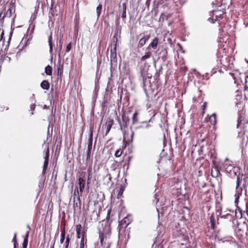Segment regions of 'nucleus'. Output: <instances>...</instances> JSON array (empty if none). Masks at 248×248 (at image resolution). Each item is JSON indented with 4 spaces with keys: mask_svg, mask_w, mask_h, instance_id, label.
<instances>
[{
    "mask_svg": "<svg viewBox=\"0 0 248 248\" xmlns=\"http://www.w3.org/2000/svg\"><path fill=\"white\" fill-rule=\"evenodd\" d=\"M220 217L221 218H227V219H229V220L231 221V220H232L233 219V216L230 213H227L225 215H222L221 213H220L219 214Z\"/></svg>",
    "mask_w": 248,
    "mask_h": 248,
    "instance_id": "nucleus-19",
    "label": "nucleus"
},
{
    "mask_svg": "<svg viewBox=\"0 0 248 248\" xmlns=\"http://www.w3.org/2000/svg\"><path fill=\"white\" fill-rule=\"evenodd\" d=\"M29 235V232L27 231L25 234L24 239H26L27 240H28V239Z\"/></svg>",
    "mask_w": 248,
    "mask_h": 248,
    "instance_id": "nucleus-45",
    "label": "nucleus"
},
{
    "mask_svg": "<svg viewBox=\"0 0 248 248\" xmlns=\"http://www.w3.org/2000/svg\"><path fill=\"white\" fill-rule=\"evenodd\" d=\"M148 69H141L140 70V76L142 78V80L144 86H145V81L147 78H150V76L147 73Z\"/></svg>",
    "mask_w": 248,
    "mask_h": 248,
    "instance_id": "nucleus-5",
    "label": "nucleus"
},
{
    "mask_svg": "<svg viewBox=\"0 0 248 248\" xmlns=\"http://www.w3.org/2000/svg\"><path fill=\"white\" fill-rule=\"evenodd\" d=\"M223 14L224 12L220 10H213L210 15V17L208 18V21L212 23H214L216 21L222 18Z\"/></svg>",
    "mask_w": 248,
    "mask_h": 248,
    "instance_id": "nucleus-1",
    "label": "nucleus"
},
{
    "mask_svg": "<svg viewBox=\"0 0 248 248\" xmlns=\"http://www.w3.org/2000/svg\"><path fill=\"white\" fill-rule=\"evenodd\" d=\"M244 24L246 28H248V23L244 22Z\"/></svg>",
    "mask_w": 248,
    "mask_h": 248,
    "instance_id": "nucleus-52",
    "label": "nucleus"
},
{
    "mask_svg": "<svg viewBox=\"0 0 248 248\" xmlns=\"http://www.w3.org/2000/svg\"><path fill=\"white\" fill-rule=\"evenodd\" d=\"M241 194H242L241 193L239 192H237L235 194V201H234L235 204H238L239 198L241 195Z\"/></svg>",
    "mask_w": 248,
    "mask_h": 248,
    "instance_id": "nucleus-27",
    "label": "nucleus"
},
{
    "mask_svg": "<svg viewBox=\"0 0 248 248\" xmlns=\"http://www.w3.org/2000/svg\"><path fill=\"white\" fill-rule=\"evenodd\" d=\"M74 207H79L81 204L80 199L79 201H77V199L74 200Z\"/></svg>",
    "mask_w": 248,
    "mask_h": 248,
    "instance_id": "nucleus-26",
    "label": "nucleus"
},
{
    "mask_svg": "<svg viewBox=\"0 0 248 248\" xmlns=\"http://www.w3.org/2000/svg\"><path fill=\"white\" fill-rule=\"evenodd\" d=\"M27 228L29 229V230H30V227L29 225L27 226Z\"/></svg>",
    "mask_w": 248,
    "mask_h": 248,
    "instance_id": "nucleus-57",
    "label": "nucleus"
},
{
    "mask_svg": "<svg viewBox=\"0 0 248 248\" xmlns=\"http://www.w3.org/2000/svg\"><path fill=\"white\" fill-rule=\"evenodd\" d=\"M93 130H91L90 137L88 140V150L87 151H92L93 147Z\"/></svg>",
    "mask_w": 248,
    "mask_h": 248,
    "instance_id": "nucleus-8",
    "label": "nucleus"
},
{
    "mask_svg": "<svg viewBox=\"0 0 248 248\" xmlns=\"http://www.w3.org/2000/svg\"><path fill=\"white\" fill-rule=\"evenodd\" d=\"M149 126H150V125H149V124H148V125H147V126H146V128H148V127H149Z\"/></svg>",
    "mask_w": 248,
    "mask_h": 248,
    "instance_id": "nucleus-59",
    "label": "nucleus"
},
{
    "mask_svg": "<svg viewBox=\"0 0 248 248\" xmlns=\"http://www.w3.org/2000/svg\"><path fill=\"white\" fill-rule=\"evenodd\" d=\"M62 70H63V66L60 65L58 67V73H60V74H61Z\"/></svg>",
    "mask_w": 248,
    "mask_h": 248,
    "instance_id": "nucleus-40",
    "label": "nucleus"
},
{
    "mask_svg": "<svg viewBox=\"0 0 248 248\" xmlns=\"http://www.w3.org/2000/svg\"><path fill=\"white\" fill-rule=\"evenodd\" d=\"M109 214H110V211H108V215H107V219L108 218H108L109 217Z\"/></svg>",
    "mask_w": 248,
    "mask_h": 248,
    "instance_id": "nucleus-53",
    "label": "nucleus"
},
{
    "mask_svg": "<svg viewBox=\"0 0 248 248\" xmlns=\"http://www.w3.org/2000/svg\"><path fill=\"white\" fill-rule=\"evenodd\" d=\"M149 35H144L139 41L138 43V47H141L143 46L149 39Z\"/></svg>",
    "mask_w": 248,
    "mask_h": 248,
    "instance_id": "nucleus-7",
    "label": "nucleus"
},
{
    "mask_svg": "<svg viewBox=\"0 0 248 248\" xmlns=\"http://www.w3.org/2000/svg\"><path fill=\"white\" fill-rule=\"evenodd\" d=\"M65 239V232L63 231L61 233V239H60V243L61 244L63 243Z\"/></svg>",
    "mask_w": 248,
    "mask_h": 248,
    "instance_id": "nucleus-33",
    "label": "nucleus"
},
{
    "mask_svg": "<svg viewBox=\"0 0 248 248\" xmlns=\"http://www.w3.org/2000/svg\"><path fill=\"white\" fill-rule=\"evenodd\" d=\"M28 240H27L26 239H24L23 243V248H27L28 245Z\"/></svg>",
    "mask_w": 248,
    "mask_h": 248,
    "instance_id": "nucleus-38",
    "label": "nucleus"
},
{
    "mask_svg": "<svg viewBox=\"0 0 248 248\" xmlns=\"http://www.w3.org/2000/svg\"><path fill=\"white\" fill-rule=\"evenodd\" d=\"M53 2H52L51 4V8L50 9L49 13V14L50 15H51V16H54L55 15L54 10L53 9Z\"/></svg>",
    "mask_w": 248,
    "mask_h": 248,
    "instance_id": "nucleus-31",
    "label": "nucleus"
},
{
    "mask_svg": "<svg viewBox=\"0 0 248 248\" xmlns=\"http://www.w3.org/2000/svg\"><path fill=\"white\" fill-rule=\"evenodd\" d=\"M117 33H116L113 37V40L114 43V48L110 49V61L111 62H117V53H116V46L117 42Z\"/></svg>",
    "mask_w": 248,
    "mask_h": 248,
    "instance_id": "nucleus-3",
    "label": "nucleus"
},
{
    "mask_svg": "<svg viewBox=\"0 0 248 248\" xmlns=\"http://www.w3.org/2000/svg\"><path fill=\"white\" fill-rule=\"evenodd\" d=\"M91 152H92V151H87V158H86L87 161L90 159Z\"/></svg>",
    "mask_w": 248,
    "mask_h": 248,
    "instance_id": "nucleus-39",
    "label": "nucleus"
},
{
    "mask_svg": "<svg viewBox=\"0 0 248 248\" xmlns=\"http://www.w3.org/2000/svg\"><path fill=\"white\" fill-rule=\"evenodd\" d=\"M220 175H221L219 170L217 168H214L212 169L211 170V175L212 177L214 178L218 177Z\"/></svg>",
    "mask_w": 248,
    "mask_h": 248,
    "instance_id": "nucleus-14",
    "label": "nucleus"
},
{
    "mask_svg": "<svg viewBox=\"0 0 248 248\" xmlns=\"http://www.w3.org/2000/svg\"><path fill=\"white\" fill-rule=\"evenodd\" d=\"M123 192V189H122V188H121L119 193H118V196L121 195L122 194V193Z\"/></svg>",
    "mask_w": 248,
    "mask_h": 248,
    "instance_id": "nucleus-48",
    "label": "nucleus"
},
{
    "mask_svg": "<svg viewBox=\"0 0 248 248\" xmlns=\"http://www.w3.org/2000/svg\"><path fill=\"white\" fill-rule=\"evenodd\" d=\"M216 238L218 241L221 242L222 243L233 242V238L231 236L223 237L220 234L217 235L216 237Z\"/></svg>",
    "mask_w": 248,
    "mask_h": 248,
    "instance_id": "nucleus-4",
    "label": "nucleus"
},
{
    "mask_svg": "<svg viewBox=\"0 0 248 248\" xmlns=\"http://www.w3.org/2000/svg\"><path fill=\"white\" fill-rule=\"evenodd\" d=\"M224 168L226 169V170L227 172L229 171H231L232 169V166L231 164H228L227 163H225L224 165Z\"/></svg>",
    "mask_w": 248,
    "mask_h": 248,
    "instance_id": "nucleus-24",
    "label": "nucleus"
},
{
    "mask_svg": "<svg viewBox=\"0 0 248 248\" xmlns=\"http://www.w3.org/2000/svg\"><path fill=\"white\" fill-rule=\"evenodd\" d=\"M162 70V67L161 66H160V67L159 68V69L158 70L159 74H160V73L161 72Z\"/></svg>",
    "mask_w": 248,
    "mask_h": 248,
    "instance_id": "nucleus-50",
    "label": "nucleus"
},
{
    "mask_svg": "<svg viewBox=\"0 0 248 248\" xmlns=\"http://www.w3.org/2000/svg\"><path fill=\"white\" fill-rule=\"evenodd\" d=\"M158 43V38L157 37H155L152 42L150 44L147 49H149L150 47L153 48V49H155L157 47Z\"/></svg>",
    "mask_w": 248,
    "mask_h": 248,
    "instance_id": "nucleus-9",
    "label": "nucleus"
},
{
    "mask_svg": "<svg viewBox=\"0 0 248 248\" xmlns=\"http://www.w3.org/2000/svg\"><path fill=\"white\" fill-rule=\"evenodd\" d=\"M47 119H48V121H49V125H48V128H47V139H48V137H50V134L49 133V128L50 127V126H51V133H52V131H53V128H52V122H51V116H49L48 118H47Z\"/></svg>",
    "mask_w": 248,
    "mask_h": 248,
    "instance_id": "nucleus-17",
    "label": "nucleus"
},
{
    "mask_svg": "<svg viewBox=\"0 0 248 248\" xmlns=\"http://www.w3.org/2000/svg\"><path fill=\"white\" fill-rule=\"evenodd\" d=\"M122 12L121 14V17L123 20H124L126 17V4L125 3L122 4Z\"/></svg>",
    "mask_w": 248,
    "mask_h": 248,
    "instance_id": "nucleus-13",
    "label": "nucleus"
},
{
    "mask_svg": "<svg viewBox=\"0 0 248 248\" xmlns=\"http://www.w3.org/2000/svg\"><path fill=\"white\" fill-rule=\"evenodd\" d=\"M48 164V161H47V160L44 161V165H43V171H42V174L43 175H44V176L45 175L46 171V169L47 168Z\"/></svg>",
    "mask_w": 248,
    "mask_h": 248,
    "instance_id": "nucleus-23",
    "label": "nucleus"
},
{
    "mask_svg": "<svg viewBox=\"0 0 248 248\" xmlns=\"http://www.w3.org/2000/svg\"><path fill=\"white\" fill-rule=\"evenodd\" d=\"M59 43H60V49L61 50L62 49V41L61 39L60 40Z\"/></svg>",
    "mask_w": 248,
    "mask_h": 248,
    "instance_id": "nucleus-43",
    "label": "nucleus"
},
{
    "mask_svg": "<svg viewBox=\"0 0 248 248\" xmlns=\"http://www.w3.org/2000/svg\"><path fill=\"white\" fill-rule=\"evenodd\" d=\"M102 6L101 4H99L96 8V14H97V16L98 18L100 16V14L101 12V10H102Z\"/></svg>",
    "mask_w": 248,
    "mask_h": 248,
    "instance_id": "nucleus-25",
    "label": "nucleus"
},
{
    "mask_svg": "<svg viewBox=\"0 0 248 248\" xmlns=\"http://www.w3.org/2000/svg\"><path fill=\"white\" fill-rule=\"evenodd\" d=\"M107 176H108V177H109V179L110 180H111V175H110V174H108Z\"/></svg>",
    "mask_w": 248,
    "mask_h": 248,
    "instance_id": "nucleus-54",
    "label": "nucleus"
},
{
    "mask_svg": "<svg viewBox=\"0 0 248 248\" xmlns=\"http://www.w3.org/2000/svg\"><path fill=\"white\" fill-rule=\"evenodd\" d=\"M138 112L137 111H135L133 114V117H132V123L133 124H137L138 123Z\"/></svg>",
    "mask_w": 248,
    "mask_h": 248,
    "instance_id": "nucleus-20",
    "label": "nucleus"
},
{
    "mask_svg": "<svg viewBox=\"0 0 248 248\" xmlns=\"http://www.w3.org/2000/svg\"><path fill=\"white\" fill-rule=\"evenodd\" d=\"M181 234L184 233V230H181Z\"/></svg>",
    "mask_w": 248,
    "mask_h": 248,
    "instance_id": "nucleus-55",
    "label": "nucleus"
},
{
    "mask_svg": "<svg viewBox=\"0 0 248 248\" xmlns=\"http://www.w3.org/2000/svg\"><path fill=\"white\" fill-rule=\"evenodd\" d=\"M49 156L44 155V158L45 159V161L47 160L48 161H49Z\"/></svg>",
    "mask_w": 248,
    "mask_h": 248,
    "instance_id": "nucleus-46",
    "label": "nucleus"
},
{
    "mask_svg": "<svg viewBox=\"0 0 248 248\" xmlns=\"http://www.w3.org/2000/svg\"><path fill=\"white\" fill-rule=\"evenodd\" d=\"M113 124V120L111 119V120H109L107 123V124H106V127H107V130H106V134H105V135H107L109 133L112 125Z\"/></svg>",
    "mask_w": 248,
    "mask_h": 248,
    "instance_id": "nucleus-12",
    "label": "nucleus"
},
{
    "mask_svg": "<svg viewBox=\"0 0 248 248\" xmlns=\"http://www.w3.org/2000/svg\"><path fill=\"white\" fill-rule=\"evenodd\" d=\"M122 154V151H121L120 150L118 149L117 150L116 152H115V155L116 156V157H119L121 156Z\"/></svg>",
    "mask_w": 248,
    "mask_h": 248,
    "instance_id": "nucleus-37",
    "label": "nucleus"
},
{
    "mask_svg": "<svg viewBox=\"0 0 248 248\" xmlns=\"http://www.w3.org/2000/svg\"><path fill=\"white\" fill-rule=\"evenodd\" d=\"M51 248H54V245H53Z\"/></svg>",
    "mask_w": 248,
    "mask_h": 248,
    "instance_id": "nucleus-61",
    "label": "nucleus"
},
{
    "mask_svg": "<svg viewBox=\"0 0 248 248\" xmlns=\"http://www.w3.org/2000/svg\"><path fill=\"white\" fill-rule=\"evenodd\" d=\"M240 185V178L239 176L237 177V181H236V188H237Z\"/></svg>",
    "mask_w": 248,
    "mask_h": 248,
    "instance_id": "nucleus-41",
    "label": "nucleus"
},
{
    "mask_svg": "<svg viewBox=\"0 0 248 248\" xmlns=\"http://www.w3.org/2000/svg\"><path fill=\"white\" fill-rule=\"evenodd\" d=\"M126 218H124V223H126Z\"/></svg>",
    "mask_w": 248,
    "mask_h": 248,
    "instance_id": "nucleus-56",
    "label": "nucleus"
},
{
    "mask_svg": "<svg viewBox=\"0 0 248 248\" xmlns=\"http://www.w3.org/2000/svg\"><path fill=\"white\" fill-rule=\"evenodd\" d=\"M48 42L49 46V52L50 53H52L53 48L52 34L48 37Z\"/></svg>",
    "mask_w": 248,
    "mask_h": 248,
    "instance_id": "nucleus-18",
    "label": "nucleus"
},
{
    "mask_svg": "<svg viewBox=\"0 0 248 248\" xmlns=\"http://www.w3.org/2000/svg\"><path fill=\"white\" fill-rule=\"evenodd\" d=\"M3 34V31L2 32V33L1 34V36H2V35ZM2 38V37H1V38Z\"/></svg>",
    "mask_w": 248,
    "mask_h": 248,
    "instance_id": "nucleus-60",
    "label": "nucleus"
},
{
    "mask_svg": "<svg viewBox=\"0 0 248 248\" xmlns=\"http://www.w3.org/2000/svg\"><path fill=\"white\" fill-rule=\"evenodd\" d=\"M45 73L47 75H49V76L51 75L52 67L49 65H47V66H46L45 68Z\"/></svg>",
    "mask_w": 248,
    "mask_h": 248,
    "instance_id": "nucleus-22",
    "label": "nucleus"
},
{
    "mask_svg": "<svg viewBox=\"0 0 248 248\" xmlns=\"http://www.w3.org/2000/svg\"><path fill=\"white\" fill-rule=\"evenodd\" d=\"M76 232L78 238H79L80 237H82V232H85L82 229V227L80 224L76 226Z\"/></svg>",
    "mask_w": 248,
    "mask_h": 248,
    "instance_id": "nucleus-11",
    "label": "nucleus"
},
{
    "mask_svg": "<svg viewBox=\"0 0 248 248\" xmlns=\"http://www.w3.org/2000/svg\"><path fill=\"white\" fill-rule=\"evenodd\" d=\"M241 122H242V120L241 119V118H239L237 121V127H239L241 125Z\"/></svg>",
    "mask_w": 248,
    "mask_h": 248,
    "instance_id": "nucleus-42",
    "label": "nucleus"
},
{
    "mask_svg": "<svg viewBox=\"0 0 248 248\" xmlns=\"http://www.w3.org/2000/svg\"><path fill=\"white\" fill-rule=\"evenodd\" d=\"M14 242V248H16V245L17 244V241H16V233H15L14 236V238L13 239V241Z\"/></svg>",
    "mask_w": 248,
    "mask_h": 248,
    "instance_id": "nucleus-34",
    "label": "nucleus"
},
{
    "mask_svg": "<svg viewBox=\"0 0 248 248\" xmlns=\"http://www.w3.org/2000/svg\"><path fill=\"white\" fill-rule=\"evenodd\" d=\"M85 237H86L85 232H82V238L81 239L79 248H86V247L85 248V247H84V238Z\"/></svg>",
    "mask_w": 248,
    "mask_h": 248,
    "instance_id": "nucleus-21",
    "label": "nucleus"
},
{
    "mask_svg": "<svg viewBox=\"0 0 248 248\" xmlns=\"http://www.w3.org/2000/svg\"><path fill=\"white\" fill-rule=\"evenodd\" d=\"M44 155L49 156V150L48 145H46V149L44 150Z\"/></svg>",
    "mask_w": 248,
    "mask_h": 248,
    "instance_id": "nucleus-29",
    "label": "nucleus"
},
{
    "mask_svg": "<svg viewBox=\"0 0 248 248\" xmlns=\"http://www.w3.org/2000/svg\"><path fill=\"white\" fill-rule=\"evenodd\" d=\"M150 0H147L146 2V5L149 6Z\"/></svg>",
    "mask_w": 248,
    "mask_h": 248,
    "instance_id": "nucleus-51",
    "label": "nucleus"
},
{
    "mask_svg": "<svg viewBox=\"0 0 248 248\" xmlns=\"http://www.w3.org/2000/svg\"><path fill=\"white\" fill-rule=\"evenodd\" d=\"M210 118H211V119H212V118H213L214 119V121H215V122H216V115L215 113L212 114L211 115V117H210Z\"/></svg>",
    "mask_w": 248,
    "mask_h": 248,
    "instance_id": "nucleus-44",
    "label": "nucleus"
},
{
    "mask_svg": "<svg viewBox=\"0 0 248 248\" xmlns=\"http://www.w3.org/2000/svg\"><path fill=\"white\" fill-rule=\"evenodd\" d=\"M70 241V238L69 235H68L66 237V241L64 244L65 248H68L69 244Z\"/></svg>",
    "mask_w": 248,
    "mask_h": 248,
    "instance_id": "nucleus-28",
    "label": "nucleus"
},
{
    "mask_svg": "<svg viewBox=\"0 0 248 248\" xmlns=\"http://www.w3.org/2000/svg\"><path fill=\"white\" fill-rule=\"evenodd\" d=\"M35 108V104H33L32 105H31V110H33Z\"/></svg>",
    "mask_w": 248,
    "mask_h": 248,
    "instance_id": "nucleus-47",
    "label": "nucleus"
},
{
    "mask_svg": "<svg viewBox=\"0 0 248 248\" xmlns=\"http://www.w3.org/2000/svg\"><path fill=\"white\" fill-rule=\"evenodd\" d=\"M210 222L211 223L212 227L214 228L215 226V219L213 215L210 217Z\"/></svg>",
    "mask_w": 248,
    "mask_h": 248,
    "instance_id": "nucleus-35",
    "label": "nucleus"
},
{
    "mask_svg": "<svg viewBox=\"0 0 248 248\" xmlns=\"http://www.w3.org/2000/svg\"><path fill=\"white\" fill-rule=\"evenodd\" d=\"M134 133L133 131H132V133H131V141L132 140H133V136H134Z\"/></svg>",
    "mask_w": 248,
    "mask_h": 248,
    "instance_id": "nucleus-49",
    "label": "nucleus"
},
{
    "mask_svg": "<svg viewBox=\"0 0 248 248\" xmlns=\"http://www.w3.org/2000/svg\"><path fill=\"white\" fill-rule=\"evenodd\" d=\"M79 191L78 187H76L75 188L74 194H73V198L74 199H77V201H79L80 197H79Z\"/></svg>",
    "mask_w": 248,
    "mask_h": 248,
    "instance_id": "nucleus-16",
    "label": "nucleus"
},
{
    "mask_svg": "<svg viewBox=\"0 0 248 248\" xmlns=\"http://www.w3.org/2000/svg\"><path fill=\"white\" fill-rule=\"evenodd\" d=\"M107 239V236L104 237V233L102 232L99 233V239H100V242L102 245H103V242L104 239Z\"/></svg>",
    "mask_w": 248,
    "mask_h": 248,
    "instance_id": "nucleus-30",
    "label": "nucleus"
},
{
    "mask_svg": "<svg viewBox=\"0 0 248 248\" xmlns=\"http://www.w3.org/2000/svg\"><path fill=\"white\" fill-rule=\"evenodd\" d=\"M72 48V43H69L66 46V52H69Z\"/></svg>",
    "mask_w": 248,
    "mask_h": 248,
    "instance_id": "nucleus-36",
    "label": "nucleus"
},
{
    "mask_svg": "<svg viewBox=\"0 0 248 248\" xmlns=\"http://www.w3.org/2000/svg\"><path fill=\"white\" fill-rule=\"evenodd\" d=\"M88 181L91 178L92 174V169L91 167H89L88 169Z\"/></svg>",
    "mask_w": 248,
    "mask_h": 248,
    "instance_id": "nucleus-32",
    "label": "nucleus"
},
{
    "mask_svg": "<svg viewBox=\"0 0 248 248\" xmlns=\"http://www.w3.org/2000/svg\"><path fill=\"white\" fill-rule=\"evenodd\" d=\"M128 123L129 118L128 116L123 114L122 116V122L120 123V129L123 133L124 140H125L128 136V133H126L125 129L128 126Z\"/></svg>",
    "mask_w": 248,
    "mask_h": 248,
    "instance_id": "nucleus-2",
    "label": "nucleus"
},
{
    "mask_svg": "<svg viewBox=\"0 0 248 248\" xmlns=\"http://www.w3.org/2000/svg\"><path fill=\"white\" fill-rule=\"evenodd\" d=\"M44 108H47V107H46V105H45V106H44Z\"/></svg>",
    "mask_w": 248,
    "mask_h": 248,
    "instance_id": "nucleus-58",
    "label": "nucleus"
},
{
    "mask_svg": "<svg viewBox=\"0 0 248 248\" xmlns=\"http://www.w3.org/2000/svg\"><path fill=\"white\" fill-rule=\"evenodd\" d=\"M152 56V53L150 51H147L145 53V54L141 58L140 62H144V64L146 65V60L150 58Z\"/></svg>",
    "mask_w": 248,
    "mask_h": 248,
    "instance_id": "nucleus-10",
    "label": "nucleus"
},
{
    "mask_svg": "<svg viewBox=\"0 0 248 248\" xmlns=\"http://www.w3.org/2000/svg\"><path fill=\"white\" fill-rule=\"evenodd\" d=\"M78 190L80 192H82L84 189L85 186V181L83 178L80 177L78 179Z\"/></svg>",
    "mask_w": 248,
    "mask_h": 248,
    "instance_id": "nucleus-6",
    "label": "nucleus"
},
{
    "mask_svg": "<svg viewBox=\"0 0 248 248\" xmlns=\"http://www.w3.org/2000/svg\"><path fill=\"white\" fill-rule=\"evenodd\" d=\"M41 87L45 90H48L49 88V83L47 80H43L41 83Z\"/></svg>",
    "mask_w": 248,
    "mask_h": 248,
    "instance_id": "nucleus-15",
    "label": "nucleus"
}]
</instances>
